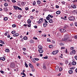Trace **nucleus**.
Instances as JSON below:
<instances>
[{
    "label": "nucleus",
    "instance_id": "obj_45",
    "mask_svg": "<svg viewBox=\"0 0 77 77\" xmlns=\"http://www.w3.org/2000/svg\"><path fill=\"white\" fill-rule=\"evenodd\" d=\"M66 27H67V26H66V25L63 27V28H64V29H66Z\"/></svg>",
    "mask_w": 77,
    "mask_h": 77
},
{
    "label": "nucleus",
    "instance_id": "obj_61",
    "mask_svg": "<svg viewBox=\"0 0 77 77\" xmlns=\"http://www.w3.org/2000/svg\"><path fill=\"white\" fill-rule=\"evenodd\" d=\"M74 38H75V39H77V35H75V37H74Z\"/></svg>",
    "mask_w": 77,
    "mask_h": 77
},
{
    "label": "nucleus",
    "instance_id": "obj_49",
    "mask_svg": "<svg viewBox=\"0 0 77 77\" xmlns=\"http://www.w3.org/2000/svg\"><path fill=\"white\" fill-rule=\"evenodd\" d=\"M43 68L44 69H47V68L46 67H45V66H44Z\"/></svg>",
    "mask_w": 77,
    "mask_h": 77
},
{
    "label": "nucleus",
    "instance_id": "obj_25",
    "mask_svg": "<svg viewBox=\"0 0 77 77\" xmlns=\"http://www.w3.org/2000/svg\"><path fill=\"white\" fill-rule=\"evenodd\" d=\"M72 53H73V54H75V53H76V51L75 50H73L72 51Z\"/></svg>",
    "mask_w": 77,
    "mask_h": 77
},
{
    "label": "nucleus",
    "instance_id": "obj_27",
    "mask_svg": "<svg viewBox=\"0 0 77 77\" xmlns=\"http://www.w3.org/2000/svg\"><path fill=\"white\" fill-rule=\"evenodd\" d=\"M8 18L6 17H5L4 18V20L5 21H7V20H8Z\"/></svg>",
    "mask_w": 77,
    "mask_h": 77
},
{
    "label": "nucleus",
    "instance_id": "obj_58",
    "mask_svg": "<svg viewBox=\"0 0 77 77\" xmlns=\"http://www.w3.org/2000/svg\"><path fill=\"white\" fill-rule=\"evenodd\" d=\"M28 26L29 27H30V26H31V24H28Z\"/></svg>",
    "mask_w": 77,
    "mask_h": 77
},
{
    "label": "nucleus",
    "instance_id": "obj_64",
    "mask_svg": "<svg viewBox=\"0 0 77 77\" xmlns=\"http://www.w3.org/2000/svg\"><path fill=\"white\" fill-rule=\"evenodd\" d=\"M61 48V49H65V47H62Z\"/></svg>",
    "mask_w": 77,
    "mask_h": 77
},
{
    "label": "nucleus",
    "instance_id": "obj_23",
    "mask_svg": "<svg viewBox=\"0 0 77 77\" xmlns=\"http://www.w3.org/2000/svg\"><path fill=\"white\" fill-rule=\"evenodd\" d=\"M14 8L15 10H18V8L15 6H14Z\"/></svg>",
    "mask_w": 77,
    "mask_h": 77
},
{
    "label": "nucleus",
    "instance_id": "obj_14",
    "mask_svg": "<svg viewBox=\"0 0 77 77\" xmlns=\"http://www.w3.org/2000/svg\"><path fill=\"white\" fill-rule=\"evenodd\" d=\"M49 23H53V20L52 19H49Z\"/></svg>",
    "mask_w": 77,
    "mask_h": 77
},
{
    "label": "nucleus",
    "instance_id": "obj_35",
    "mask_svg": "<svg viewBox=\"0 0 77 77\" xmlns=\"http://www.w3.org/2000/svg\"><path fill=\"white\" fill-rule=\"evenodd\" d=\"M12 2L13 3H16V1L15 0H11Z\"/></svg>",
    "mask_w": 77,
    "mask_h": 77
},
{
    "label": "nucleus",
    "instance_id": "obj_60",
    "mask_svg": "<svg viewBox=\"0 0 77 77\" xmlns=\"http://www.w3.org/2000/svg\"><path fill=\"white\" fill-rule=\"evenodd\" d=\"M48 57H43V59H48Z\"/></svg>",
    "mask_w": 77,
    "mask_h": 77
},
{
    "label": "nucleus",
    "instance_id": "obj_3",
    "mask_svg": "<svg viewBox=\"0 0 77 77\" xmlns=\"http://www.w3.org/2000/svg\"><path fill=\"white\" fill-rule=\"evenodd\" d=\"M43 21L44 20L43 19V18H41L38 21H37V23L38 24H40V23H42Z\"/></svg>",
    "mask_w": 77,
    "mask_h": 77
},
{
    "label": "nucleus",
    "instance_id": "obj_11",
    "mask_svg": "<svg viewBox=\"0 0 77 77\" xmlns=\"http://www.w3.org/2000/svg\"><path fill=\"white\" fill-rule=\"evenodd\" d=\"M48 24L46 23H43V26H44V27H46V26H47V25H48Z\"/></svg>",
    "mask_w": 77,
    "mask_h": 77
},
{
    "label": "nucleus",
    "instance_id": "obj_21",
    "mask_svg": "<svg viewBox=\"0 0 77 77\" xmlns=\"http://www.w3.org/2000/svg\"><path fill=\"white\" fill-rule=\"evenodd\" d=\"M69 74H72L73 73V71L72 70H70L69 71Z\"/></svg>",
    "mask_w": 77,
    "mask_h": 77
},
{
    "label": "nucleus",
    "instance_id": "obj_55",
    "mask_svg": "<svg viewBox=\"0 0 77 77\" xmlns=\"http://www.w3.org/2000/svg\"><path fill=\"white\" fill-rule=\"evenodd\" d=\"M61 3H62L63 4H64L65 3V2L64 1H62Z\"/></svg>",
    "mask_w": 77,
    "mask_h": 77
},
{
    "label": "nucleus",
    "instance_id": "obj_52",
    "mask_svg": "<svg viewBox=\"0 0 77 77\" xmlns=\"http://www.w3.org/2000/svg\"><path fill=\"white\" fill-rule=\"evenodd\" d=\"M33 39H35L36 40H37V39H38V38L36 37H33Z\"/></svg>",
    "mask_w": 77,
    "mask_h": 77
},
{
    "label": "nucleus",
    "instance_id": "obj_13",
    "mask_svg": "<svg viewBox=\"0 0 77 77\" xmlns=\"http://www.w3.org/2000/svg\"><path fill=\"white\" fill-rule=\"evenodd\" d=\"M29 66L31 68H33V66L32 64L31 63L29 64Z\"/></svg>",
    "mask_w": 77,
    "mask_h": 77
},
{
    "label": "nucleus",
    "instance_id": "obj_51",
    "mask_svg": "<svg viewBox=\"0 0 77 77\" xmlns=\"http://www.w3.org/2000/svg\"><path fill=\"white\" fill-rule=\"evenodd\" d=\"M11 33H12V34H14V33H15V31H12L11 32Z\"/></svg>",
    "mask_w": 77,
    "mask_h": 77
},
{
    "label": "nucleus",
    "instance_id": "obj_47",
    "mask_svg": "<svg viewBox=\"0 0 77 77\" xmlns=\"http://www.w3.org/2000/svg\"><path fill=\"white\" fill-rule=\"evenodd\" d=\"M25 10H26V11H28V10H29L28 7H26L25 8Z\"/></svg>",
    "mask_w": 77,
    "mask_h": 77
},
{
    "label": "nucleus",
    "instance_id": "obj_2",
    "mask_svg": "<svg viewBox=\"0 0 77 77\" xmlns=\"http://www.w3.org/2000/svg\"><path fill=\"white\" fill-rule=\"evenodd\" d=\"M10 67H11V68H14L15 66V63L13 62L11 63L10 64Z\"/></svg>",
    "mask_w": 77,
    "mask_h": 77
},
{
    "label": "nucleus",
    "instance_id": "obj_18",
    "mask_svg": "<svg viewBox=\"0 0 77 77\" xmlns=\"http://www.w3.org/2000/svg\"><path fill=\"white\" fill-rule=\"evenodd\" d=\"M49 48H53L54 47L53 45H50L49 46Z\"/></svg>",
    "mask_w": 77,
    "mask_h": 77
},
{
    "label": "nucleus",
    "instance_id": "obj_38",
    "mask_svg": "<svg viewBox=\"0 0 77 77\" xmlns=\"http://www.w3.org/2000/svg\"><path fill=\"white\" fill-rule=\"evenodd\" d=\"M4 5L5 6H8V4L6 3H5L4 4Z\"/></svg>",
    "mask_w": 77,
    "mask_h": 77
},
{
    "label": "nucleus",
    "instance_id": "obj_53",
    "mask_svg": "<svg viewBox=\"0 0 77 77\" xmlns=\"http://www.w3.org/2000/svg\"><path fill=\"white\" fill-rule=\"evenodd\" d=\"M20 41H21V42H23V38H21L20 39Z\"/></svg>",
    "mask_w": 77,
    "mask_h": 77
},
{
    "label": "nucleus",
    "instance_id": "obj_22",
    "mask_svg": "<svg viewBox=\"0 0 77 77\" xmlns=\"http://www.w3.org/2000/svg\"><path fill=\"white\" fill-rule=\"evenodd\" d=\"M38 48L39 49H42V46L41 45H40L39 46Z\"/></svg>",
    "mask_w": 77,
    "mask_h": 77
},
{
    "label": "nucleus",
    "instance_id": "obj_6",
    "mask_svg": "<svg viewBox=\"0 0 77 77\" xmlns=\"http://www.w3.org/2000/svg\"><path fill=\"white\" fill-rule=\"evenodd\" d=\"M60 31L61 33H65L66 32V30L64 29H60Z\"/></svg>",
    "mask_w": 77,
    "mask_h": 77
},
{
    "label": "nucleus",
    "instance_id": "obj_34",
    "mask_svg": "<svg viewBox=\"0 0 77 77\" xmlns=\"http://www.w3.org/2000/svg\"><path fill=\"white\" fill-rule=\"evenodd\" d=\"M17 8H18V10H20V11H22V9H21V8L18 7H17Z\"/></svg>",
    "mask_w": 77,
    "mask_h": 77
},
{
    "label": "nucleus",
    "instance_id": "obj_48",
    "mask_svg": "<svg viewBox=\"0 0 77 77\" xmlns=\"http://www.w3.org/2000/svg\"><path fill=\"white\" fill-rule=\"evenodd\" d=\"M65 63L66 64L67 63H68V60H66L65 61Z\"/></svg>",
    "mask_w": 77,
    "mask_h": 77
},
{
    "label": "nucleus",
    "instance_id": "obj_42",
    "mask_svg": "<svg viewBox=\"0 0 77 77\" xmlns=\"http://www.w3.org/2000/svg\"><path fill=\"white\" fill-rule=\"evenodd\" d=\"M33 27H34L35 29H37V28H38V26L36 25L34 26Z\"/></svg>",
    "mask_w": 77,
    "mask_h": 77
},
{
    "label": "nucleus",
    "instance_id": "obj_33",
    "mask_svg": "<svg viewBox=\"0 0 77 77\" xmlns=\"http://www.w3.org/2000/svg\"><path fill=\"white\" fill-rule=\"evenodd\" d=\"M35 58L34 59H32V61L33 62H34V63H35L36 62V61H35Z\"/></svg>",
    "mask_w": 77,
    "mask_h": 77
},
{
    "label": "nucleus",
    "instance_id": "obj_10",
    "mask_svg": "<svg viewBox=\"0 0 77 77\" xmlns=\"http://www.w3.org/2000/svg\"><path fill=\"white\" fill-rule=\"evenodd\" d=\"M59 69V67L57 66H56L55 68V69L56 71H58V70Z\"/></svg>",
    "mask_w": 77,
    "mask_h": 77
},
{
    "label": "nucleus",
    "instance_id": "obj_50",
    "mask_svg": "<svg viewBox=\"0 0 77 77\" xmlns=\"http://www.w3.org/2000/svg\"><path fill=\"white\" fill-rule=\"evenodd\" d=\"M23 51H26V49L24 48H23Z\"/></svg>",
    "mask_w": 77,
    "mask_h": 77
},
{
    "label": "nucleus",
    "instance_id": "obj_40",
    "mask_svg": "<svg viewBox=\"0 0 77 77\" xmlns=\"http://www.w3.org/2000/svg\"><path fill=\"white\" fill-rule=\"evenodd\" d=\"M34 60H37L38 61V60H39V59L38 58H34Z\"/></svg>",
    "mask_w": 77,
    "mask_h": 77
},
{
    "label": "nucleus",
    "instance_id": "obj_12",
    "mask_svg": "<svg viewBox=\"0 0 77 77\" xmlns=\"http://www.w3.org/2000/svg\"><path fill=\"white\" fill-rule=\"evenodd\" d=\"M0 60H3V61H4V60H5V58L4 57H1L0 58Z\"/></svg>",
    "mask_w": 77,
    "mask_h": 77
},
{
    "label": "nucleus",
    "instance_id": "obj_59",
    "mask_svg": "<svg viewBox=\"0 0 77 77\" xmlns=\"http://www.w3.org/2000/svg\"><path fill=\"white\" fill-rule=\"evenodd\" d=\"M0 72H1V73H2V74H3V73H4V71H1Z\"/></svg>",
    "mask_w": 77,
    "mask_h": 77
},
{
    "label": "nucleus",
    "instance_id": "obj_29",
    "mask_svg": "<svg viewBox=\"0 0 77 77\" xmlns=\"http://www.w3.org/2000/svg\"><path fill=\"white\" fill-rule=\"evenodd\" d=\"M0 43L4 44H5V42H4V41H3L2 40H0Z\"/></svg>",
    "mask_w": 77,
    "mask_h": 77
},
{
    "label": "nucleus",
    "instance_id": "obj_17",
    "mask_svg": "<svg viewBox=\"0 0 77 77\" xmlns=\"http://www.w3.org/2000/svg\"><path fill=\"white\" fill-rule=\"evenodd\" d=\"M47 20H49L50 19V16H48V15L47 17H46Z\"/></svg>",
    "mask_w": 77,
    "mask_h": 77
},
{
    "label": "nucleus",
    "instance_id": "obj_16",
    "mask_svg": "<svg viewBox=\"0 0 77 77\" xmlns=\"http://www.w3.org/2000/svg\"><path fill=\"white\" fill-rule=\"evenodd\" d=\"M47 20H49L50 19V16H48V15L47 17H46Z\"/></svg>",
    "mask_w": 77,
    "mask_h": 77
},
{
    "label": "nucleus",
    "instance_id": "obj_28",
    "mask_svg": "<svg viewBox=\"0 0 77 77\" xmlns=\"http://www.w3.org/2000/svg\"><path fill=\"white\" fill-rule=\"evenodd\" d=\"M21 17H22V16H21V15H20L18 16L17 18H19V19H21Z\"/></svg>",
    "mask_w": 77,
    "mask_h": 77
},
{
    "label": "nucleus",
    "instance_id": "obj_63",
    "mask_svg": "<svg viewBox=\"0 0 77 77\" xmlns=\"http://www.w3.org/2000/svg\"><path fill=\"white\" fill-rule=\"evenodd\" d=\"M8 38H10L11 37V36L10 35H8L7 36Z\"/></svg>",
    "mask_w": 77,
    "mask_h": 77
},
{
    "label": "nucleus",
    "instance_id": "obj_39",
    "mask_svg": "<svg viewBox=\"0 0 77 77\" xmlns=\"http://www.w3.org/2000/svg\"><path fill=\"white\" fill-rule=\"evenodd\" d=\"M47 41L48 42H51V41H50V38H47Z\"/></svg>",
    "mask_w": 77,
    "mask_h": 77
},
{
    "label": "nucleus",
    "instance_id": "obj_24",
    "mask_svg": "<svg viewBox=\"0 0 77 77\" xmlns=\"http://www.w3.org/2000/svg\"><path fill=\"white\" fill-rule=\"evenodd\" d=\"M5 52H9V49L7 48L5 49Z\"/></svg>",
    "mask_w": 77,
    "mask_h": 77
},
{
    "label": "nucleus",
    "instance_id": "obj_46",
    "mask_svg": "<svg viewBox=\"0 0 77 77\" xmlns=\"http://www.w3.org/2000/svg\"><path fill=\"white\" fill-rule=\"evenodd\" d=\"M30 18H31V19H33V16H32L31 17H30Z\"/></svg>",
    "mask_w": 77,
    "mask_h": 77
},
{
    "label": "nucleus",
    "instance_id": "obj_15",
    "mask_svg": "<svg viewBox=\"0 0 77 77\" xmlns=\"http://www.w3.org/2000/svg\"><path fill=\"white\" fill-rule=\"evenodd\" d=\"M60 11H57L56 12V14H57V15H59V14H60Z\"/></svg>",
    "mask_w": 77,
    "mask_h": 77
},
{
    "label": "nucleus",
    "instance_id": "obj_26",
    "mask_svg": "<svg viewBox=\"0 0 77 77\" xmlns=\"http://www.w3.org/2000/svg\"><path fill=\"white\" fill-rule=\"evenodd\" d=\"M42 37H46L47 36V35L45 34H44L42 35Z\"/></svg>",
    "mask_w": 77,
    "mask_h": 77
},
{
    "label": "nucleus",
    "instance_id": "obj_32",
    "mask_svg": "<svg viewBox=\"0 0 77 77\" xmlns=\"http://www.w3.org/2000/svg\"><path fill=\"white\" fill-rule=\"evenodd\" d=\"M36 2H35V1H34L32 3L33 5H36Z\"/></svg>",
    "mask_w": 77,
    "mask_h": 77
},
{
    "label": "nucleus",
    "instance_id": "obj_8",
    "mask_svg": "<svg viewBox=\"0 0 77 77\" xmlns=\"http://www.w3.org/2000/svg\"><path fill=\"white\" fill-rule=\"evenodd\" d=\"M71 7L72 8H73V9H75V8H76V6L74 4H72L71 5Z\"/></svg>",
    "mask_w": 77,
    "mask_h": 77
},
{
    "label": "nucleus",
    "instance_id": "obj_36",
    "mask_svg": "<svg viewBox=\"0 0 77 77\" xmlns=\"http://www.w3.org/2000/svg\"><path fill=\"white\" fill-rule=\"evenodd\" d=\"M48 16L51 18H53V16L52 15H51L50 14H49Z\"/></svg>",
    "mask_w": 77,
    "mask_h": 77
},
{
    "label": "nucleus",
    "instance_id": "obj_4",
    "mask_svg": "<svg viewBox=\"0 0 77 77\" xmlns=\"http://www.w3.org/2000/svg\"><path fill=\"white\" fill-rule=\"evenodd\" d=\"M69 21H73L74 20V17H70L69 18Z\"/></svg>",
    "mask_w": 77,
    "mask_h": 77
},
{
    "label": "nucleus",
    "instance_id": "obj_20",
    "mask_svg": "<svg viewBox=\"0 0 77 77\" xmlns=\"http://www.w3.org/2000/svg\"><path fill=\"white\" fill-rule=\"evenodd\" d=\"M72 65H76V62L75 61H73L72 63Z\"/></svg>",
    "mask_w": 77,
    "mask_h": 77
},
{
    "label": "nucleus",
    "instance_id": "obj_19",
    "mask_svg": "<svg viewBox=\"0 0 77 77\" xmlns=\"http://www.w3.org/2000/svg\"><path fill=\"white\" fill-rule=\"evenodd\" d=\"M27 21L28 24H30V23H31V22H32V21H31V20L30 19H29Z\"/></svg>",
    "mask_w": 77,
    "mask_h": 77
},
{
    "label": "nucleus",
    "instance_id": "obj_30",
    "mask_svg": "<svg viewBox=\"0 0 77 77\" xmlns=\"http://www.w3.org/2000/svg\"><path fill=\"white\" fill-rule=\"evenodd\" d=\"M25 65L26 67V68L28 67V65H27V64H26V62H25Z\"/></svg>",
    "mask_w": 77,
    "mask_h": 77
},
{
    "label": "nucleus",
    "instance_id": "obj_57",
    "mask_svg": "<svg viewBox=\"0 0 77 77\" xmlns=\"http://www.w3.org/2000/svg\"><path fill=\"white\" fill-rule=\"evenodd\" d=\"M36 65L37 66H39V63H36Z\"/></svg>",
    "mask_w": 77,
    "mask_h": 77
},
{
    "label": "nucleus",
    "instance_id": "obj_37",
    "mask_svg": "<svg viewBox=\"0 0 77 77\" xmlns=\"http://www.w3.org/2000/svg\"><path fill=\"white\" fill-rule=\"evenodd\" d=\"M74 47H71L70 48V50H74Z\"/></svg>",
    "mask_w": 77,
    "mask_h": 77
},
{
    "label": "nucleus",
    "instance_id": "obj_31",
    "mask_svg": "<svg viewBox=\"0 0 77 77\" xmlns=\"http://www.w3.org/2000/svg\"><path fill=\"white\" fill-rule=\"evenodd\" d=\"M23 39L24 40H27V37H23Z\"/></svg>",
    "mask_w": 77,
    "mask_h": 77
},
{
    "label": "nucleus",
    "instance_id": "obj_43",
    "mask_svg": "<svg viewBox=\"0 0 77 77\" xmlns=\"http://www.w3.org/2000/svg\"><path fill=\"white\" fill-rule=\"evenodd\" d=\"M13 27H16V25L15 24H13L12 25Z\"/></svg>",
    "mask_w": 77,
    "mask_h": 77
},
{
    "label": "nucleus",
    "instance_id": "obj_44",
    "mask_svg": "<svg viewBox=\"0 0 77 77\" xmlns=\"http://www.w3.org/2000/svg\"><path fill=\"white\" fill-rule=\"evenodd\" d=\"M15 34L16 35V36H19V34L18 33H16Z\"/></svg>",
    "mask_w": 77,
    "mask_h": 77
},
{
    "label": "nucleus",
    "instance_id": "obj_7",
    "mask_svg": "<svg viewBox=\"0 0 77 77\" xmlns=\"http://www.w3.org/2000/svg\"><path fill=\"white\" fill-rule=\"evenodd\" d=\"M38 51L40 53H42L44 52V51L42 49H38Z\"/></svg>",
    "mask_w": 77,
    "mask_h": 77
},
{
    "label": "nucleus",
    "instance_id": "obj_54",
    "mask_svg": "<svg viewBox=\"0 0 77 77\" xmlns=\"http://www.w3.org/2000/svg\"><path fill=\"white\" fill-rule=\"evenodd\" d=\"M75 59H76V60H77V56H75Z\"/></svg>",
    "mask_w": 77,
    "mask_h": 77
},
{
    "label": "nucleus",
    "instance_id": "obj_5",
    "mask_svg": "<svg viewBox=\"0 0 77 77\" xmlns=\"http://www.w3.org/2000/svg\"><path fill=\"white\" fill-rule=\"evenodd\" d=\"M58 52H59V51L58 50L52 52V54L54 55L56 54H57Z\"/></svg>",
    "mask_w": 77,
    "mask_h": 77
},
{
    "label": "nucleus",
    "instance_id": "obj_62",
    "mask_svg": "<svg viewBox=\"0 0 77 77\" xmlns=\"http://www.w3.org/2000/svg\"><path fill=\"white\" fill-rule=\"evenodd\" d=\"M75 26H77V23L75 22Z\"/></svg>",
    "mask_w": 77,
    "mask_h": 77
},
{
    "label": "nucleus",
    "instance_id": "obj_9",
    "mask_svg": "<svg viewBox=\"0 0 77 77\" xmlns=\"http://www.w3.org/2000/svg\"><path fill=\"white\" fill-rule=\"evenodd\" d=\"M37 5H41V3H42L41 2L40 0L37 1Z\"/></svg>",
    "mask_w": 77,
    "mask_h": 77
},
{
    "label": "nucleus",
    "instance_id": "obj_1",
    "mask_svg": "<svg viewBox=\"0 0 77 77\" xmlns=\"http://www.w3.org/2000/svg\"><path fill=\"white\" fill-rule=\"evenodd\" d=\"M68 38H69L68 36V35H66L65 36L64 39H63V41L66 42L68 39Z\"/></svg>",
    "mask_w": 77,
    "mask_h": 77
},
{
    "label": "nucleus",
    "instance_id": "obj_41",
    "mask_svg": "<svg viewBox=\"0 0 77 77\" xmlns=\"http://www.w3.org/2000/svg\"><path fill=\"white\" fill-rule=\"evenodd\" d=\"M59 70L60 71H62V68L60 67V68Z\"/></svg>",
    "mask_w": 77,
    "mask_h": 77
},
{
    "label": "nucleus",
    "instance_id": "obj_56",
    "mask_svg": "<svg viewBox=\"0 0 77 77\" xmlns=\"http://www.w3.org/2000/svg\"><path fill=\"white\" fill-rule=\"evenodd\" d=\"M75 69V67H72L70 68V69Z\"/></svg>",
    "mask_w": 77,
    "mask_h": 77
}]
</instances>
